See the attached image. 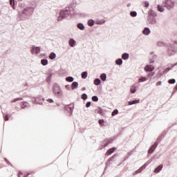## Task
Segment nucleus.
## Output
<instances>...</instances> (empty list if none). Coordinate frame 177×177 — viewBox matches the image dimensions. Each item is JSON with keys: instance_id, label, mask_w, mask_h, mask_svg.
<instances>
[{"instance_id": "f257e3e1", "label": "nucleus", "mask_w": 177, "mask_h": 177, "mask_svg": "<svg viewBox=\"0 0 177 177\" xmlns=\"http://www.w3.org/2000/svg\"><path fill=\"white\" fill-rule=\"evenodd\" d=\"M77 15V11L73 7H66L61 10L57 17V21H62L64 19H67L69 16H74Z\"/></svg>"}, {"instance_id": "f03ea898", "label": "nucleus", "mask_w": 177, "mask_h": 177, "mask_svg": "<svg viewBox=\"0 0 177 177\" xmlns=\"http://www.w3.org/2000/svg\"><path fill=\"white\" fill-rule=\"evenodd\" d=\"M34 7L32 6L25 8L22 12L19 13L21 20H23V19H28L30 16L34 13Z\"/></svg>"}, {"instance_id": "7ed1b4c3", "label": "nucleus", "mask_w": 177, "mask_h": 177, "mask_svg": "<svg viewBox=\"0 0 177 177\" xmlns=\"http://www.w3.org/2000/svg\"><path fill=\"white\" fill-rule=\"evenodd\" d=\"M53 92L55 96H57V97H63V90H62V87L59 84L55 83L53 86Z\"/></svg>"}, {"instance_id": "20e7f679", "label": "nucleus", "mask_w": 177, "mask_h": 177, "mask_svg": "<svg viewBox=\"0 0 177 177\" xmlns=\"http://www.w3.org/2000/svg\"><path fill=\"white\" fill-rule=\"evenodd\" d=\"M164 7L167 8L168 10H171L175 8V1L174 0H165Z\"/></svg>"}, {"instance_id": "39448f33", "label": "nucleus", "mask_w": 177, "mask_h": 177, "mask_svg": "<svg viewBox=\"0 0 177 177\" xmlns=\"http://www.w3.org/2000/svg\"><path fill=\"white\" fill-rule=\"evenodd\" d=\"M31 52L32 55H38L41 52V47L32 46L31 48Z\"/></svg>"}, {"instance_id": "423d86ee", "label": "nucleus", "mask_w": 177, "mask_h": 177, "mask_svg": "<svg viewBox=\"0 0 177 177\" xmlns=\"http://www.w3.org/2000/svg\"><path fill=\"white\" fill-rule=\"evenodd\" d=\"M147 165H149V164L145 163L144 165L140 167L139 169L134 171L133 173V176H135V175H138V174H140V172H142L144 169H146V167H147Z\"/></svg>"}, {"instance_id": "0eeeda50", "label": "nucleus", "mask_w": 177, "mask_h": 177, "mask_svg": "<svg viewBox=\"0 0 177 177\" xmlns=\"http://www.w3.org/2000/svg\"><path fill=\"white\" fill-rule=\"evenodd\" d=\"M158 146V142H156L149 149L148 153L149 154H153L154 153V150L157 149V147Z\"/></svg>"}, {"instance_id": "6e6552de", "label": "nucleus", "mask_w": 177, "mask_h": 177, "mask_svg": "<svg viewBox=\"0 0 177 177\" xmlns=\"http://www.w3.org/2000/svg\"><path fill=\"white\" fill-rule=\"evenodd\" d=\"M110 143H113L112 138L105 139L102 141V147H106V146H107L108 145H110Z\"/></svg>"}, {"instance_id": "1a4fd4ad", "label": "nucleus", "mask_w": 177, "mask_h": 177, "mask_svg": "<svg viewBox=\"0 0 177 177\" xmlns=\"http://www.w3.org/2000/svg\"><path fill=\"white\" fill-rule=\"evenodd\" d=\"M156 17L148 16L147 17L148 23H149V24H156V23H157V20L156 19Z\"/></svg>"}, {"instance_id": "9d476101", "label": "nucleus", "mask_w": 177, "mask_h": 177, "mask_svg": "<svg viewBox=\"0 0 177 177\" xmlns=\"http://www.w3.org/2000/svg\"><path fill=\"white\" fill-rule=\"evenodd\" d=\"M151 31L150 30V28L146 27L142 30L143 35H150V33Z\"/></svg>"}, {"instance_id": "9b49d317", "label": "nucleus", "mask_w": 177, "mask_h": 177, "mask_svg": "<svg viewBox=\"0 0 177 177\" xmlns=\"http://www.w3.org/2000/svg\"><path fill=\"white\" fill-rule=\"evenodd\" d=\"M145 71H153L154 70V66H153V65H147L145 68H144Z\"/></svg>"}, {"instance_id": "f8f14e48", "label": "nucleus", "mask_w": 177, "mask_h": 177, "mask_svg": "<svg viewBox=\"0 0 177 177\" xmlns=\"http://www.w3.org/2000/svg\"><path fill=\"white\" fill-rule=\"evenodd\" d=\"M76 44H77V41H75L74 39H70L68 40V44L71 48H74Z\"/></svg>"}, {"instance_id": "ddd939ff", "label": "nucleus", "mask_w": 177, "mask_h": 177, "mask_svg": "<svg viewBox=\"0 0 177 177\" xmlns=\"http://www.w3.org/2000/svg\"><path fill=\"white\" fill-rule=\"evenodd\" d=\"M77 28L78 30H80V31H84V30H85V26H84V24L82 23H77Z\"/></svg>"}, {"instance_id": "4468645a", "label": "nucleus", "mask_w": 177, "mask_h": 177, "mask_svg": "<svg viewBox=\"0 0 177 177\" xmlns=\"http://www.w3.org/2000/svg\"><path fill=\"white\" fill-rule=\"evenodd\" d=\"M140 100H133L132 101H129L128 102V106H132L133 104H138L140 103Z\"/></svg>"}, {"instance_id": "2eb2a0df", "label": "nucleus", "mask_w": 177, "mask_h": 177, "mask_svg": "<svg viewBox=\"0 0 177 177\" xmlns=\"http://www.w3.org/2000/svg\"><path fill=\"white\" fill-rule=\"evenodd\" d=\"M114 151H115V147H112L106 151V156H111Z\"/></svg>"}, {"instance_id": "dca6fc26", "label": "nucleus", "mask_w": 177, "mask_h": 177, "mask_svg": "<svg viewBox=\"0 0 177 177\" xmlns=\"http://www.w3.org/2000/svg\"><path fill=\"white\" fill-rule=\"evenodd\" d=\"M162 165H160L159 166H158L153 171L154 174H158L161 171V170L162 169Z\"/></svg>"}, {"instance_id": "f3484780", "label": "nucleus", "mask_w": 177, "mask_h": 177, "mask_svg": "<svg viewBox=\"0 0 177 177\" xmlns=\"http://www.w3.org/2000/svg\"><path fill=\"white\" fill-rule=\"evenodd\" d=\"M148 16L152 17H157V13L154 10H150L148 12Z\"/></svg>"}, {"instance_id": "a211bd4d", "label": "nucleus", "mask_w": 177, "mask_h": 177, "mask_svg": "<svg viewBox=\"0 0 177 177\" xmlns=\"http://www.w3.org/2000/svg\"><path fill=\"white\" fill-rule=\"evenodd\" d=\"M122 59L123 60H128L129 59V53H124L122 55Z\"/></svg>"}, {"instance_id": "6ab92c4d", "label": "nucleus", "mask_w": 177, "mask_h": 177, "mask_svg": "<svg viewBox=\"0 0 177 177\" xmlns=\"http://www.w3.org/2000/svg\"><path fill=\"white\" fill-rule=\"evenodd\" d=\"M87 24L89 26V27H93V26H95V20L88 19Z\"/></svg>"}, {"instance_id": "aec40b11", "label": "nucleus", "mask_w": 177, "mask_h": 177, "mask_svg": "<svg viewBox=\"0 0 177 177\" xmlns=\"http://www.w3.org/2000/svg\"><path fill=\"white\" fill-rule=\"evenodd\" d=\"M72 91H74V89H77L78 88V82H73L71 85Z\"/></svg>"}, {"instance_id": "412c9836", "label": "nucleus", "mask_w": 177, "mask_h": 177, "mask_svg": "<svg viewBox=\"0 0 177 177\" xmlns=\"http://www.w3.org/2000/svg\"><path fill=\"white\" fill-rule=\"evenodd\" d=\"M171 71V68H165L163 72H158L159 75H162V74H167L169 71Z\"/></svg>"}, {"instance_id": "4be33fe9", "label": "nucleus", "mask_w": 177, "mask_h": 177, "mask_svg": "<svg viewBox=\"0 0 177 177\" xmlns=\"http://www.w3.org/2000/svg\"><path fill=\"white\" fill-rule=\"evenodd\" d=\"M49 59L50 60H55V59H56V53H55L54 52H52L51 53H50Z\"/></svg>"}, {"instance_id": "5701e85b", "label": "nucleus", "mask_w": 177, "mask_h": 177, "mask_svg": "<svg viewBox=\"0 0 177 177\" xmlns=\"http://www.w3.org/2000/svg\"><path fill=\"white\" fill-rule=\"evenodd\" d=\"M102 84V81L99 78H96L94 80V85L99 86Z\"/></svg>"}, {"instance_id": "b1692460", "label": "nucleus", "mask_w": 177, "mask_h": 177, "mask_svg": "<svg viewBox=\"0 0 177 177\" xmlns=\"http://www.w3.org/2000/svg\"><path fill=\"white\" fill-rule=\"evenodd\" d=\"M100 77L102 81H106V80H107V75H106V73H102L100 75Z\"/></svg>"}, {"instance_id": "393cba45", "label": "nucleus", "mask_w": 177, "mask_h": 177, "mask_svg": "<svg viewBox=\"0 0 177 177\" xmlns=\"http://www.w3.org/2000/svg\"><path fill=\"white\" fill-rule=\"evenodd\" d=\"M81 77L82 78H83V80H86L88 77V72L86 71L82 72L81 74Z\"/></svg>"}, {"instance_id": "a878e982", "label": "nucleus", "mask_w": 177, "mask_h": 177, "mask_svg": "<svg viewBox=\"0 0 177 177\" xmlns=\"http://www.w3.org/2000/svg\"><path fill=\"white\" fill-rule=\"evenodd\" d=\"M28 103L27 102H22L21 103V109H26V107H28Z\"/></svg>"}, {"instance_id": "bb28decb", "label": "nucleus", "mask_w": 177, "mask_h": 177, "mask_svg": "<svg viewBox=\"0 0 177 177\" xmlns=\"http://www.w3.org/2000/svg\"><path fill=\"white\" fill-rule=\"evenodd\" d=\"M115 64H117L118 66H122V59L119 58V59H116Z\"/></svg>"}, {"instance_id": "cd10ccee", "label": "nucleus", "mask_w": 177, "mask_h": 177, "mask_svg": "<svg viewBox=\"0 0 177 177\" xmlns=\"http://www.w3.org/2000/svg\"><path fill=\"white\" fill-rule=\"evenodd\" d=\"M46 82H48V84H50V82H52V74H50L46 80Z\"/></svg>"}, {"instance_id": "c85d7f7f", "label": "nucleus", "mask_w": 177, "mask_h": 177, "mask_svg": "<svg viewBox=\"0 0 177 177\" xmlns=\"http://www.w3.org/2000/svg\"><path fill=\"white\" fill-rule=\"evenodd\" d=\"M147 80H148L147 77L142 76L139 78L138 82H146V81H147Z\"/></svg>"}, {"instance_id": "c756f323", "label": "nucleus", "mask_w": 177, "mask_h": 177, "mask_svg": "<svg viewBox=\"0 0 177 177\" xmlns=\"http://www.w3.org/2000/svg\"><path fill=\"white\" fill-rule=\"evenodd\" d=\"M136 86H132L131 88H130L131 93H135L136 92Z\"/></svg>"}, {"instance_id": "7c9ffc66", "label": "nucleus", "mask_w": 177, "mask_h": 177, "mask_svg": "<svg viewBox=\"0 0 177 177\" xmlns=\"http://www.w3.org/2000/svg\"><path fill=\"white\" fill-rule=\"evenodd\" d=\"M66 81H67V82H73V81H74V77H73L71 76L66 77Z\"/></svg>"}, {"instance_id": "2f4dec72", "label": "nucleus", "mask_w": 177, "mask_h": 177, "mask_svg": "<svg viewBox=\"0 0 177 177\" xmlns=\"http://www.w3.org/2000/svg\"><path fill=\"white\" fill-rule=\"evenodd\" d=\"M41 64H42V66H46L48 64V59H41Z\"/></svg>"}, {"instance_id": "473e14b6", "label": "nucleus", "mask_w": 177, "mask_h": 177, "mask_svg": "<svg viewBox=\"0 0 177 177\" xmlns=\"http://www.w3.org/2000/svg\"><path fill=\"white\" fill-rule=\"evenodd\" d=\"M130 16L131 17H136V16H138V12H136V11H131L130 12Z\"/></svg>"}, {"instance_id": "72a5a7b5", "label": "nucleus", "mask_w": 177, "mask_h": 177, "mask_svg": "<svg viewBox=\"0 0 177 177\" xmlns=\"http://www.w3.org/2000/svg\"><path fill=\"white\" fill-rule=\"evenodd\" d=\"M104 23H106V20L104 19H101L96 21V24H100V25L104 24Z\"/></svg>"}, {"instance_id": "f704fd0d", "label": "nucleus", "mask_w": 177, "mask_h": 177, "mask_svg": "<svg viewBox=\"0 0 177 177\" xmlns=\"http://www.w3.org/2000/svg\"><path fill=\"white\" fill-rule=\"evenodd\" d=\"M158 12H160L161 13H162V12H164L165 9H164V8H162V6L158 5Z\"/></svg>"}, {"instance_id": "c9c22d12", "label": "nucleus", "mask_w": 177, "mask_h": 177, "mask_svg": "<svg viewBox=\"0 0 177 177\" xmlns=\"http://www.w3.org/2000/svg\"><path fill=\"white\" fill-rule=\"evenodd\" d=\"M20 100H23V98L21 97L15 98L11 101V103H16V102H19Z\"/></svg>"}, {"instance_id": "e433bc0d", "label": "nucleus", "mask_w": 177, "mask_h": 177, "mask_svg": "<svg viewBox=\"0 0 177 177\" xmlns=\"http://www.w3.org/2000/svg\"><path fill=\"white\" fill-rule=\"evenodd\" d=\"M117 114H118V109H115L111 113L112 117H114V115H117Z\"/></svg>"}, {"instance_id": "4c0bfd02", "label": "nucleus", "mask_w": 177, "mask_h": 177, "mask_svg": "<svg viewBox=\"0 0 177 177\" xmlns=\"http://www.w3.org/2000/svg\"><path fill=\"white\" fill-rule=\"evenodd\" d=\"M93 102H99V97H97V96L96 95H93L92 97H91Z\"/></svg>"}, {"instance_id": "58836bf2", "label": "nucleus", "mask_w": 177, "mask_h": 177, "mask_svg": "<svg viewBox=\"0 0 177 177\" xmlns=\"http://www.w3.org/2000/svg\"><path fill=\"white\" fill-rule=\"evenodd\" d=\"M81 97L83 100H86V99H88V95L86 93H83L82 94Z\"/></svg>"}, {"instance_id": "ea45409f", "label": "nucleus", "mask_w": 177, "mask_h": 177, "mask_svg": "<svg viewBox=\"0 0 177 177\" xmlns=\"http://www.w3.org/2000/svg\"><path fill=\"white\" fill-rule=\"evenodd\" d=\"M96 111L97 114H103V109L100 107H99L97 109H96Z\"/></svg>"}, {"instance_id": "a19ab883", "label": "nucleus", "mask_w": 177, "mask_h": 177, "mask_svg": "<svg viewBox=\"0 0 177 177\" xmlns=\"http://www.w3.org/2000/svg\"><path fill=\"white\" fill-rule=\"evenodd\" d=\"M157 46H164V45H165V44L162 41H158L157 44H156Z\"/></svg>"}, {"instance_id": "79ce46f5", "label": "nucleus", "mask_w": 177, "mask_h": 177, "mask_svg": "<svg viewBox=\"0 0 177 177\" xmlns=\"http://www.w3.org/2000/svg\"><path fill=\"white\" fill-rule=\"evenodd\" d=\"M169 84H175L176 82V80L175 79H170L168 80Z\"/></svg>"}, {"instance_id": "37998d69", "label": "nucleus", "mask_w": 177, "mask_h": 177, "mask_svg": "<svg viewBox=\"0 0 177 177\" xmlns=\"http://www.w3.org/2000/svg\"><path fill=\"white\" fill-rule=\"evenodd\" d=\"M144 4H145V8H149V6H150V3H149V1H145L144 2Z\"/></svg>"}, {"instance_id": "c03bdc74", "label": "nucleus", "mask_w": 177, "mask_h": 177, "mask_svg": "<svg viewBox=\"0 0 177 177\" xmlns=\"http://www.w3.org/2000/svg\"><path fill=\"white\" fill-rule=\"evenodd\" d=\"M116 157H117V154H114L113 156H111V157L109 158V161H113V160H114V158H116Z\"/></svg>"}, {"instance_id": "a18cd8bd", "label": "nucleus", "mask_w": 177, "mask_h": 177, "mask_svg": "<svg viewBox=\"0 0 177 177\" xmlns=\"http://www.w3.org/2000/svg\"><path fill=\"white\" fill-rule=\"evenodd\" d=\"M10 5H11V6H15V0H10Z\"/></svg>"}, {"instance_id": "49530a36", "label": "nucleus", "mask_w": 177, "mask_h": 177, "mask_svg": "<svg viewBox=\"0 0 177 177\" xmlns=\"http://www.w3.org/2000/svg\"><path fill=\"white\" fill-rule=\"evenodd\" d=\"M98 122H99L100 125H102V124H104V120H103V119L99 120H98Z\"/></svg>"}, {"instance_id": "de8ad7c7", "label": "nucleus", "mask_w": 177, "mask_h": 177, "mask_svg": "<svg viewBox=\"0 0 177 177\" xmlns=\"http://www.w3.org/2000/svg\"><path fill=\"white\" fill-rule=\"evenodd\" d=\"M91 102H87L86 104V107H87V108L91 107Z\"/></svg>"}, {"instance_id": "09e8293b", "label": "nucleus", "mask_w": 177, "mask_h": 177, "mask_svg": "<svg viewBox=\"0 0 177 177\" xmlns=\"http://www.w3.org/2000/svg\"><path fill=\"white\" fill-rule=\"evenodd\" d=\"M4 120H5V121H9V115H6L4 116Z\"/></svg>"}, {"instance_id": "8fccbe9b", "label": "nucleus", "mask_w": 177, "mask_h": 177, "mask_svg": "<svg viewBox=\"0 0 177 177\" xmlns=\"http://www.w3.org/2000/svg\"><path fill=\"white\" fill-rule=\"evenodd\" d=\"M154 72H151V73H149V74H148V76L149 77H153V75H154Z\"/></svg>"}, {"instance_id": "3c124183", "label": "nucleus", "mask_w": 177, "mask_h": 177, "mask_svg": "<svg viewBox=\"0 0 177 177\" xmlns=\"http://www.w3.org/2000/svg\"><path fill=\"white\" fill-rule=\"evenodd\" d=\"M73 107H71V106H68V111H71V113H72L73 112Z\"/></svg>"}, {"instance_id": "603ef678", "label": "nucleus", "mask_w": 177, "mask_h": 177, "mask_svg": "<svg viewBox=\"0 0 177 177\" xmlns=\"http://www.w3.org/2000/svg\"><path fill=\"white\" fill-rule=\"evenodd\" d=\"M176 66H177V62L173 64H171V68H174V67H175Z\"/></svg>"}, {"instance_id": "864d4df0", "label": "nucleus", "mask_w": 177, "mask_h": 177, "mask_svg": "<svg viewBox=\"0 0 177 177\" xmlns=\"http://www.w3.org/2000/svg\"><path fill=\"white\" fill-rule=\"evenodd\" d=\"M46 101L48 102V103H53V100L50 98L48 99Z\"/></svg>"}, {"instance_id": "5fc2aeb1", "label": "nucleus", "mask_w": 177, "mask_h": 177, "mask_svg": "<svg viewBox=\"0 0 177 177\" xmlns=\"http://www.w3.org/2000/svg\"><path fill=\"white\" fill-rule=\"evenodd\" d=\"M66 89H67L68 91H70V85L67 84L65 86Z\"/></svg>"}, {"instance_id": "6e6d98bb", "label": "nucleus", "mask_w": 177, "mask_h": 177, "mask_svg": "<svg viewBox=\"0 0 177 177\" xmlns=\"http://www.w3.org/2000/svg\"><path fill=\"white\" fill-rule=\"evenodd\" d=\"M161 84H162L161 81H159L156 83V85H157V86H160V85H161Z\"/></svg>"}, {"instance_id": "4d7b16f0", "label": "nucleus", "mask_w": 177, "mask_h": 177, "mask_svg": "<svg viewBox=\"0 0 177 177\" xmlns=\"http://www.w3.org/2000/svg\"><path fill=\"white\" fill-rule=\"evenodd\" d=\"M21 175H24L23 173H21V171H19V176L18 177H21Z\"/></svg>"}, {"instance_id": "13d9d810", "label": "nucleus", "mask_w": 177, "mask_h": 177, "mask_svg": "<svg viewBox=\"0 0 177 177\" xmlns=\"http://www.w3.org/2000/svg\"><path fill=\"white\" fill-rule=\"evenodd\" d=\"M168 47L173 48H174V44H169V46H167Z\"/></svg>"}, {"instance_id": "bf43d9fd", "label": "nucleus", "mask_w": 177, "mask_h": 177, "mask_svg": "<svg viewBox=\"0 0 177 177\" xmlns=\"http://www.w3.org/2000/svg\"><path fill=\"white\" fill-rule=\"evenodd\" d=\"M35 103H37L39 104H42V103H41V102L38 103V102H37V99L35 100Z\"/></svg>"}, {"instance_id": "052dcab7", "label": "nucleus", "mask_w": 177, "mask_h": 177, "mask_svg": "<svg viewBox=\"0 0 177 177\" xmlns=\"http://www.w3.org/2000/svg\"><path fill=\"white\" fill-rule=\"evenodd\" d=\"M7 164L8 165H11L12 164L10 163V162H9L8 160L7 161Z\"/></svg>"}, {"instance_id": "680f3d73", "label": "nucleus", "mask_w": 177, "mask_h": 177, "mask_svg": "<svg viewBox=\"0 0 177 177\" xmlns=\"http://www.w3.org/2000/svg\"><path fill=\"white\" fill-rule=\"evenodd\" d=\"M4 160L6 161V162H8V159L6 158H5Z\"/></svg>"}, {"instance_id": "e2e57ef3", "label": "nucleus", "mask_w": 177, "mask_h": 177, "mask_svg": "<svg viewBox=\"0 0 177 177\" xmlns=\"http://www.w3.org/2000/svg\"><path fill=\"white\" fill-rule=\"evenodd\" d=\"M175 91H174L173 92H172V93H171V95H174V93H175Z\"/></svg>"}, {"instance_id": "0e129e2a", "label": "nucleus", "mask_w": 177, "mask_h": 177, "mask_svg": "<svg viewBox=\"0 0 177 177\" xmlns=\"http://www.w3.org/2000/svg\"><path fill=\"white\" fill-rule=\"evenodd\" d=\"M28 175H30V173H28L26 176H28Z\"/></svg>"}, {"instance_id": "69168bd1", "label": "nucleus", "mask_w": 177, "mask_h": 177, "mask_svg": "<svg viewBox=\"0 0 177 177\" xmlns=\"http://www.w3.org/2000/svg\"><path fill=\"white\" fill-rule=\"evenodd\" d=\"M28 175H30V173H28L26 176H28Z\"/></svg>"}, {"instance_id": "338daca9", "label": "nucleus", "mask_w": 177, "mask_h": 177, "mask_svg": "<svg viewBox=\"0 0 177 177\" xmlns=\"http://www.w3.org/2000/svg\"><path fill=\"white\" fill-rule=\"evenodd\" d=\"M102 147L101 149H103V147H103V143L102 144Z\"/></svg>"}, {"instance_id": "774afa93", "label": "nucleus", "mask_w": 177, "mask_h": 177, "mask_svg": "<svg viewBox=\"0 0 177 177\" xmlns=\"http://www.w3.org/2000/svg\"><path fill=\"white\" fill-rule=\"evenodd\" d=\"M131 6V4H128V6Z\"/></svg>"}]
</instances>
